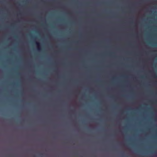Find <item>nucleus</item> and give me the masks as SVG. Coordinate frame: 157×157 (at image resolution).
Listing matches in <instances>:
<instances>
[{"mask_svg": "<svg viewBox=\"0 0 157 157\" xmlns=\"http://www.w3.org/2000/svg\"><path fill=\"white\" fill-rule=\"evenodd\" d=\"M36 45H37V50L38 51H41V46H40V43H38V42H36Z\"/></svg>", "mask_w": 157, "mask_h": 157, "instance_id": "1", "label": "nucleus"}, {"mask_svg": "<svg viewBox=\"0 0 157 157\" xmlns=\"http://www.w3.org/2000/svg\"><path fill=\"white\" fill-rule=\"evenodd\" d=\"M153 153H156V152L155 151H154L153 152Z\"/></svg>", "mask_w": 157, "mask_h": 157, "instance_id": "3", "label": "nucleus"}, {"mask_svg": "<svg viewBox=\"0 0 157 157\" xmlns=\"http://www.w3.org/2000/svg\"><path fill=\"white\" fill-rule=\"evenodd\" d=\"M154 77L155 78H157V75H154Z\"/></svg>", "mask_w": 157, "mask_h": 157, "instance_id": "2", "label": "nucleus"}]
</instances>
